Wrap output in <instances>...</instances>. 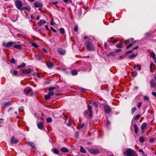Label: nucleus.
<instances>
[{"instance_id":"nucleus-1","label":"nucleus","mask_w":156,"mask_h":156,"mask_svg":"<svg viewBox=\"0 0 156 156\" xmlns=\"http://www.w3.org/2000/svg\"><path fill=\"white\" fill-rule=\"evenodd\" d=\"M124 156H138L136 152L133 149L128 148L123 152Z\"/></svg>"},{"instance_id":"nucleus-2","label":"nucleus","mask_w":156,"mask_h":156,"mask_svg":"<svg viewBox=\"0 0 156 156\" xmlns=\"http://www.w3.org/2000/svg\"><path fill=\"white\" fill-rule=\"evenodd\" d=\"M86 43V48L88 51H93L94 48V45L92 43L91 41H88V42H85L84 44Z\"/></svg>"},{"instance_id":"nucleus-3","label":"nucleus","mask_w":156,"mask_h":156,"mask_svg":"<svg viewBox=\"0 0 156 156\" xmlns=\"http://www.w3.org/2000/svg\"><path fill=\"white\" fill-rule=\"evenodd\" d=\"M15 4L18 9L20 10L22 9L23 5L21 1L18 0H16L15 2Z\"/></svg>"},{"instance_id":"nucleus-4","label":"nucleus","mask_w":156,"mask_h":156,"mask_svg":"<svg viewBox=\"0 0 156 156\" xmlns=\"http://www.w3.org/2000/svg\"><path fill=\"white\" fill-rule=\"evenodd\" d=\"M29 89H25L23 90V92L25 94H29L30 96H31L33 94L32 90L30 88H28Z\"/></svg>"},{"instance_id":"nucleus-5","label":"nucleus","mask_w":156,"mask_h":156,"mask_svg":"<svg viewBox=\"0 0 156 156\" xmlns=\"http://www.w3.org/2000/svg\"><path fill=\"white\" fill-rule=\"evenodd\" d=\"M89 151L91 154H94V155L97 154L101 152L100 150L98 149H94L93 148H90V149L89 150Z\"/></svg>"},{"instance_id":"nucleus-6","label":"nucleus","mask_w":156,"mask_h":156,"mask_svg":"<svg viewBox=\"0 0 156 156\" xmlns=\"http://www.w3.org/2000/svg\"><path fill=\"white\" fill-rule=\"evenodd\" d=\"M104 109L105 112L107 114H109L112 111L111 108L108 105L105 106Z\"/></svg>"},{"instance_id":"nucleus-7","label":"nucleus","mask_w":156,"mask_h":156,"mask_svg":"<svg viewBox=\"0 0 156 156\" xmlns=\"http://www.w3.org/2000/svg\"><path fill=\"white\" fill-rule=\"evenodd\" d=\"M31 69L30 68L24 70L20 73V75L23 76V74H27L31 73Z\"/></svg>"},{"instance_id":"nucleus-8","label":"nucleus","mask_w":156,"mask_h":156,"mask_svg":"<svg viewBox=\"0 0 156 156\" xmlns=\"http://www.w3.org/2000/svg\"><path fill=\"white\" fill-rule=\"evenodd\" d=\"M19 142V140L15 139L14 136H12L11 139L10 143L11 144L18 143Z\"/></svg>"},{"instance_id":"nucleus-9","label":"nucleus","mask_w":156,"mask_h":156,"mask_svg":"<svg viewBox=\"0 0 156 156\" xmlns=\"http://www.w3.org/2000/svg\"><path fill=\"white\" fill-rule=\"evenodd\" d=\"M34 6L36 8H40V9L42 7L43 5L40 2H35L34 3Z\"/></svg>"},{"instance_id":"nucleus-10","label":"nucleus","mask_w":156,"mask_h":156,"mask_svg":"<svg viewBox=\"0 0 156 156\" xmlns=\"http://www.w3.org/2000/svg\"><path fill=\"white\" fill-rule=\"evenodd\" d=\"M26 143L29 145L31 146L32 148L34 150H35L36 149V147L35 146V145L34 143L32 142H30V141H26Z\"/></svg>"},{"instance_id":"nucleus-11","label":"nucleus","mask_w":156,"mask_h":156,"mask_svg":"<svg viewBox=\"0 0 156 156\" xmlns=\"http://www.w3.org/2000/svg\"><path fill=\"white\" fill-rule=\"evenodd\" d=\"M37 126L39 129H42L44 127V123L42 121L41 122L37 124Z\"/></svg>"},{"instance_id":"nucleus-12","label":"nucleus","mask_w":156,"mask_h":156,"mask_svg":"<svg viewBox=\"0 0 156 156\" xmlns=\"http://www.w3.org/2000/svg\"><path fill=\"white\" fill-rule=\"evenodd\" d=\"M30 9L31 8L30 6H29V7L24 6L23 7H22V9L20 10L22 11L26 10L30 12Z\"/></svg>"},{"instance_id":"nucleus-13","label":"nucleus","mask_w":156,"mask_h":156,"mask_svg":"<svg viewBox=\"0 0 156 156\" xmlns=\"http://www.w3.org/2000/svg\"><path fill=\"white\" fill-rule=\"evenodd\" d=\"M58 51L59 53L62 55H64L65 53V50L62 48L58 49Z\"/></svg>"},{"instance_id":"nucleus-14","label":"nucleus","mask_w":156,"mask_h":156,"mask_svg":"<svg viewBox=\"0 0 156 156\" xmlns=\"http://www.w3.org/2000/svg\"><path fill=\"white\" fill-rule=\"evenodd\" d=\"M46 64L48 68L52 67L54 66L53 63L49 61L47 62Z\"/></svg>"},{"instance_id":"nucleus-15","label":"nucleus","mask_w":156,"mask_h":156,"mask_svg":"<svg viewBox=\"0 0 156 156\" xmlns=\"http://www.w3.org/2000/svg\"><path fill=\"white\" fill-rule=\"evenodd\" d=\"M133 127L134 128V132L136 134H137L138 133V131L139 130V128L136 124H135L133 125Z\"/></svg>"},{"instance_id":"nucleus-16","label":"nucleus","mask_w":156,"mask_h":156,"mask_svg":"<svg viewBox=\"0 0 156 156\" xmlns=\"http://www.w3.org/2000/svg\"><path fill=\"white\" fill-rule=\"evenodd\" d=\"M144 35L146 36V37L147 36H150L151 38L152 39H153V37L154 36V35H153L152 33H150V32H148L145 34Z\"/></svg>"},{"instance_id":"nucleus-17","label":"nucleus","mask_w":156,"mask_h":156,"mask_svg":"<svg viewBox=\"0 0 156 156\" xmlns=\"http://www.w3.org/2000/svg\"><path fill=\"white\" fill-rule=\"evenodd\" d=\"M12 73V74L13 75L15 76H20V73H19L18 71L16 70H14L13 71Z\"/></svg>"},{"instance_id":"nucleus-18","label":"nucleus","mask_w":156,"mask_h":156,"mask_svg":"<svg viewBox=\"0 0 156 156\" xmlns=\"http://www.w3.org/2000/svg\"><path fill=\"white\" fill-rule=\"evenodd\" d=\"M42 23H46V21L44 20H41L37 23V24L38 26H40L42 25Z\"/></svg>"},{"instance_id":"nucleus-19","label":"nucleus","mask_w":156,"mask_h":156,"mask_svg":"<svg viewBox=\"0 0 156 156\" xmlns=\"http://www.w3.org/2000/svg\"><path fill=\"white\" fill-rule=\"evenodd\" d=\"M155 83L154 81L153 80H152L150 81V84L151 85V87L152 88L155 87Z\"/></svg>"},{"instance_id":"nucleus-20","label":"nucleus","mask_w":156,"mask_h":156,"mask_svg":"<svg viewBox=\"0 0 156 156\" xmlns=\"http://www.w3.org/2000/svg\"><path fill=\"white\" fill-rule=\"evenodd\" d=\"M25 66H26V64L25 63L23 62V63H22V64L21 65L18 66L17 67V68L18 69L23 68Z\"/></svg>"},{"instance_id":"nucleus-21","label":"nucleus","mask_w":156,"mask_h":156,"mask_svg":"<svg viewBox=\"0 0 156 156\" xmlns=\"http://www.w3.org/2000/svg\"><path fill=\"white\" fill-rule=\"evenodd\" d=\"M61 151L63 152H68L69 150L67 148L63 147L61 149Z\"/></svg>"},{"instance_id":"nucleus-22","label":"nucleus","mask_w":156,"mask_h":156,"mask_svg":"<svg viewBox=\"0 0 156 156\" xmlns=\"http://www.w3.org/2000/svg\"><path fill=\"white\" fill-rule=\"evenodd\" d=\"M13 42H9L7 43L6 44H5V46L6 47H9L10 46H12L13 45Z\"/></svg>"},{"instance_id":"nucleus-23","label":"nucleus","mask_w":156,"mask_h":156,"mask_svg":"<svg viewBox=\"0 0 156 156\" xmlns=\"http://www.w3.org/2000/svg\"><path fill=\"white\" fill-rule=\"evenodd\" d=\"M52 150L53 151L54 154H58L59 153V151L58 149L56 148H53Z\"/></svg>"},{"instance_id":"nucleus-24","label":"nucleus","mask_w":156,"mask_h":156,"mask_svg":"<svg viewBox=\"0 0 156 156\" xmlns=\"http://www.w3.org/2000/svg\"><path fill=\"white\" fill-rule=\"evenodd\" d=\"M14 47L19 50H21L22 49L21 46L20 44L15 45L14 46Z\"/></svg>"},{"instance_id":"nucleus-25","label":"nucleus","mask_w":156,"mask_h":156,"mask_svg":"<svg viewBox=\"0 0 156 156\" xmlns=\"http://www.w3.org/2000/svg\"><path fill=\"white\" fill-rule=\"evenodd\" d=\"M11 104V102L10 101L5 102L3 104V107L4 108L6 106L9 105Z\"/></svg>"},{"instance_id":"nucleus-26","label":"nucleus","mask_w":156,"mask_h":156,"mask_svg":"<svg viewBox=\"0 0 156 156\" xmlns=\"http://www.w3.org/2000/svg\"><path fill=\"white\" fill-rule=\"evenodd\" d=\"M147 126V123L146 122H144L143 123L141 127V129H145L146 128V127Z\"/></svg>"},{"instance_id":"nucleus-27","label":"nucleus","mask_w":156,"mask_h":156,"mask_svg":"<svg viewBox=\"0 0 156 156\" xmlns=\"http://www.w3.org/2000/svg\"><path fill=\"white\" fill-rule=\"evenodd\" d=\"M80 151L83 153H86V151L84 149L83 147L82 146H81L80 147Z\"/></svg>"},{"instance_id":"nucleus-28","label":"nucleus","mask_w":156,"mask_h":156,"mask_svg":"<svg viewBox=\"0 0 156 156\" xmlns=\"http://www.w3.org/2000/svg\"><path fill=\"white\" fill-rule=\"evenodd\" d=\"M123 46L122 43V42H120L119 44H117L116 46V47L119 48H122Z\"/></svg>"},{"instance_id":"nucleus-29","label":"nucleus","mask_w":156,"mask_h":156,"mask_svg":"<svg viewBox=\"0 0 156 156\" xmlns=\"http://www.w3.org/2000/svg\"><path fill=\"white\" fill-rule=\"evenodd\" d=\"M90 103L91 104H92L95 107H97L98 106V104L96 103V101H91Z\"/></svg>"},{"instance_id":"nucleus-30","label":"nucleus","mask_w":156,"mask_h":156,"mask_svg":"<svg viewBox=\"0 0 156 156\" xmlns=\"http://www.w3.org/2000/svg\"><path fill=\"white\" fill-rule=\"evenodd\" d=\"M59 30L61 34H63L65 33V30L63 28H60L59 29Z\"/></svg>"},{"instance_id":"nucleus-31","label":"nucleus","mask_w":156,"mask_h":156,"mask_svg":"<svg viewBox=\"0 0 156 156\" xmlns=\"http://www.w3.org/2000/svg\"><path fill=\"white\" fill-rule=\"evenodd\" d=\"M137 55L134 54L132 55H129V56L128 58L129 59H133L134 58L136 57Z\"/></svg>"},{"instance_id":"nucleus-32","label":"nucleus","mask_w":156,"mask_h":156,"mask_svg":"<svg viewBox=\"0 0 156 156\" xmlns=\"http://www.w3.org/2000/svg\"><path fill=\"white\" fill-rule=\"evenodd\" d=\"M44 98L45 100H47L51 98V96L48 94L45 95L44 96Z\"/></svg>"},{"instance_id":"nucleus-33","label":"nucleus","mask_w":156,"mask_h":156,"mask_svg":"<svg viewBox=\"0 0 156 156\" xmlns=\"http://www.w3.org/2000/svg\"><path fill=\"white\" fill-rule=\"evenodd\" d=\"M87 108L88 109V111L89 112H92V109L91 106H90L89 105H87Z\"/></svg>"},{"instance_id":"nucleus-34","label":"nucleus","mask_w":156,"mask_h":156,"mask_svg":"<svg viewBox=\"0 0 156 156\" xmlns=\"http://www.w3.org/2000/svg\"><path fill=\"white\" fill-rule=\"evenodd\" d=\"M145 140L144 138L142 137H140L139 139V141L141 143H143Z\"/></svg>"},{"instance_id":"nucleus-35","label":"nucleus","mask_w":156,"mask_h":156,"mask_svg":"<svg viewBox=\"0 0 156 156\" xmlns=\"http://www.w3.org/2000/svg\"><path fill=\"white\" fill-rule=\"evenodd\" d=\"M137 75V73L136 72L134 71L132 73V75L133 77H135Z\"/></svg>"},{"instance_id":"nucleus-36","label":"nucleus","mask_w":156,"mask_h":156,"mask_svg":"<svg viewBox=\"0 0 156 156\" xmlns=\"http://www.w3.org/2000/svg\"><path fill=\"white\" fill-rule=\"evenodd\" d=\"M140 116L141 115H136L134 119V120H138L139 119Z\"/></svg>"},{"instance_id":"nucleus-37","label":"nucleus","mask_w":156,"mask_h":156,"mask_svg":"<svg viewBox=\"0 0 156 156\" xmlns=\"http://www.w3.org/2000/svg\"><path fill=\"white\" fill-rule=\"evenodd\" d=\"M46 120L47 122H51L52 121V119L50 117L47 118Z\"/></svg>"},{"instance_id":"nucleus-38","label":"nucleus","mask_w":156,"mask_h":156,"mask_svg":"<svg viewBox=\"0 0 156 156\" xmlns=\"http://www.w3.org/2000/svg\"><path fill=\"white\" fill-rule=\"evenodd\" d=\"M35 56H36L37 59L38 60H39L40 59H41V56L38 54H36L35 55Z\"/></svg>"},{"instance_id":"nucleus-39","label":"nucleus","mask_w":156,"mask_h":156,"mask_svg":"<svg viewBox=\"0 0 156 156\" xmlns=\"http://www.w3.org/2000/svg\"><path fill=\"white\" fill-rule=\"evenodd\" d=\"M72 74L73 75H76L77 74V71L76 70H73L72 72Z\"/></svg>"},{"instance_id":"nucleus-40","label":"nucleus","mask_w":156,"mask_h":156,"mask_svg":"<svg viewBox=\"0 0 156 156\" xmlns=\"http://www.w3.org/2000/svg\"><path fill=\"white\" fill-rule=\"evenodd\" d=\"M48 94L51 96L54 95L55 94V93L54 91H49Z\"/></svg>"},{"instance_id":"nucleus-41","label":"nucleus","mask_w":156,"mask_h":156,"mask_svg":"<svg viewBox=\"0 0 156 156\" xmlns=\"http://www.w3.org/2000/svg\"><path fill=\"white\" fill-rule=\"evenodd\" d=\"M10 62L12 63H16V61L15 59L13 58H12L10 60Z\"/></svg>"},{"instance_id":"nucleus-42","label":"nucleus","mask_w":156,"mask_h":156,"mask_svg":"<svg viewBox=\"0 0 156 156\" xmlns=\"http://www.w3.org/2000/svg\"><path fill=\"white\" fill-rule=\"evenodd\" d=\"M150 55L152 58H154V57H155V55L154 52H150Z\"/></svg>"},{"instance_id":"nucleus-43","label":"nucleus","mask_w":156,"mask_h":156,"mask_svg":"<svg viewBox=\"0 0 156 156\" xmlns=\"http://www.w3.org/2000/svg\"><path fill=\"white\" fill-rule=\"evenodd\" d=\"M84 123H83L81 124H80L79 125V127H78L77 129H79L82 128L84 127Z\"/></svg>"},{"instance_id":"nucleus-44","label":"nucleus","mask_w":156,"mask_h":156,"mask_svg":"<svg viewBox=\"0 0 156 156\" xmlns=\"http://www.w3.org/2000/svg\"><path fill=\"white\" fill-rule=\"evenodd\" d=\"M136 110V108L135 107L133 108L131 110V113L133 114L135 112Z\"/></svg>"},{"instance_id":"nucleus-45","label":"nucleus","mask_w":156,"mask_h":156,"mask_svg":"<svg viewBox=\"0 0 156 156\" xmlns=\"http://www.w3.org/2000/svg\"><path fill=\"white\" fill-rule=\"evenodd\" d=\"M32 44L33 46L35 48H37L38 47V46L37 45V44L34 43H32Z\"/></svg>"},{"instance_id":"nucleus-46","label":"nucleus","mask_w":156,"mask_h":156,"mask_svg":"<svg viewBox=\"0 0 156 156\" xmlns=\"http://www.w3.org/2000/svg\"><path fill=\"white\" fill-rule=\"evenodd\" d=\"M56 87H49L48 88V90L49 91H51L52 90H53L55 89H56Z\"/></svg>"},{"instance_id":"nucleus-47","label":"nucleus","mask_w":156,"mask_h":156,"mask_svg":"<svg viewBox=\"0 0 156 156\" xmlns=\"http://www.w3.org/2000/svg\"><path fill=\"white\" fill-rule=\"evenodd\" d=\"M144 99L145 100L147 101H148L149 100V97L147 96H144Z\"/></svg>"},{"instance_id":"nucleus-48","label":"nucleus","mask_w":156,"mask_h":156,"mask_svg":"<svg viewBox=\"0 0 156 156\" xmlns=\"http://www.w3.org/2000/svg\"><path fill=\"white\" fill-rule=\"evenodd\" d=\"M74 31L75 32H77L78 31V27L77 25H76L74 27Z\"/></svg>"},{"instance_id":"nucleus-49","label":"nucleus","mask_w":156,"mask_h":156,"mask_svg":"<svg viewBox=\"0 0 156 156\" xmlns=\"http://www.w3.org/2000/svg\"><path fill=\"white\" fill-rule=\"evenodd\" d=\"M154 140V138H151L149 139V141L150 143H152L153 142Z\"/></svg>"},{"instance_id":"nucleus-50","label":"nucleus","mask_w":156,"mask_h":156,"mask_svg":"<svg viewBox=\"0 0 156 156\" xmlns=\"http://www.w3.org/2000/svg\"><path fill=\"white\" fill-rule=\"evenodd\" d=\"M122 51V49H116L115 51V53H117V52H120Z\"/></svg>"},{"instance_id":"nucleus-51","label":"nucleus","mask_w":156,"mask_h":156,"mask_svg":"<svg viewBox=\"0 0 156 156\" xmlns=\"http://www.w3.org/2000/svg\"><path fill=\"white\" fill-rule=\"evenodd\" d=\"M154 65V64L153 62L151 63L150 66V72H151L152 71V66Z\"/></svg>"},{"instance_id":"nucleus-52","label":"nucleus","mask_w":156,"mask_h":156,"mask_svg":"<svg viewBox=\"0 0 156 156\" xmlns=\"http://www.w3.org/2000/svg\"><path fill=\"white\" fill-rule=\"evenodd\" d=\"M89 112L88 111H85L84 112V115L86 117H87V115L88 113Z\"/></svg>"},{"instance_id":"nucleus-53","label":"nucleus","mask_w":156,"mask_h":156,"mask_svg":"<svg viewBox=\"0 0 156 156\" xmlns=\"http://www.w3.org/2000/svg\"><path fill=\"white\" fill-rule=\"evenodd\" d=\"M133 52V50H130V51H129L126 52L125 53V54H129L130 53H132Z\"/></svg>"},{"instance_id":"nucleus-54","label":"nucleus","mask_w":156,"mask_h":156,"mask_svg":"<svg viewBox=\"0 0 156 156\" xmlns=\"http://www.w3.org/2000/svg\"><path fill=\"white\" fill-rule=\"evenodd\" d=\"M50 29L52 31L55 33H56L57 32V31L54 28H53L52 27H50Z\"/></svg>"},{"instance_id":"nucleus-55","label":"nucleus","mask_w":156,"mask_h":156,"mask_svg":"<svg viewBox=\"0 0 156 156\" xmlns=\"http://www.w3.org/2000/svg\"><path fill=\"white\" fill-rule=\"evenodd\" d=\"M133 44L132 43L130 44H129L126 48V49H128L130 47L133 45Z\"/></svg>"},{"instance_id":"nucleus-56","label":"nucleus","mask_w":156,"mask_h":156,"mask_svg":"<svg viewBox=\"0 0 156 156\" xmlns=\"http://www.w3.org/2000/svg\"><path fill=\"white\" fill-rule=\"evenodd\" d=\"M110 54L112 56H114L115 55V53L113 52H111L110 53Z\"/></svg>"},{"instance_id":"nucleus-57","label":"nucleus","mask_w":156,"mask_h":156,"mask_svg":"<svg viewBox=\"0 0 156 156\" xmlns=\"http://www.w3.org/2000/svg\"><path fill=\"white\" fill-rule=\"evenodd\" d=\"M80 89L83 92H85L86 90V89H84L83 88H80Z\"/></svg>"},{"instance_id":"nucleus-58","label":"nucleus","mask_w":156,"mask_h":156,"mask_svg":"<svg viewBox=\"0 0 156 156\" xmlns=\"http://www.w3.org/2000/svg\"><path fill=\"white\" fill-rule=\"evenodd\" d=\"M19 112H22L23 110V107H21L19 109Z\"/></svg>"},{"instance_id":"nucleus-59","label":"nucleus","mask_w":156,"mask_h":156,"mask_svg":"<svg viewBox=\"0 0 156 156\" xmlns=\"http://www.w3.org/2000/svg\"><path fill=\"white\" fill-rule=\"evenodd\" d=\"M142 102H140L138 104V105H137V107L138 108H140L141 106V105H142Z\"/></svg>"},{"instance_id":"nucleus-60","label":"nucleus","mask_w":156,"mask_h":156,"mask_svg":"<svg viewBox=\"0 0 156 156\" xmlns=\"http://www.w3.org/2000/svg\"><path fill=\"white\" fill-rule=\"evenodd\" d=\"M36 75L37 76V77L39 78H41V77L40 75V73H37Z\"/></svg>"},{"instance_id":"nucleus-61","label":"nucleus","mask_w":156,"mask_h":156,"mask_svg":"<svg viewBox=\"0 0 156 156\" xmlns=\"http://www.w3.org/2000/svg\"><path fill=\"white\" fill-rule=\"evenodd\" d=\"M78 136H79L78 132H76V134L75 135V136L76 138H78Z\"/></svg>"},{"instance_id":"nucleus-62","label":"nucleus","mask_w":156,"mask_h":156,"mask_svg":"<svg viewBox=\"0 0 156 156\" xmlns=\"http://www.w3.org/2000/svg\"><path fill=\"white\" fill-rule=\"evenodd\" d=\"M151 94L156 98V92H152Z\"/></svg>"},{"instance_id":"nucleus-63","label":"nucleus","mask_w":156,"mask_h":156,"mask_svg":"<svg viewBox=\"0 0 156 156\" xmlns=\"http://www.w3.org/2000/svg\"><path fill=\"white\" fill-rule=\"evenodd\" d=\"M134 39L133 38H131V41L132 42L133 44H134L136 42V41H133Z\"/></svg>"},{"instance_id":"nucleus-64","label":"nucleus","mask_w":156,"mask_h":156,"mask_svg":"<svg viewBox=\"0 0 156 156\" xmlns=\"http://www.w3.org/2000/svg\"><path fill=\"white\" fill-rule=\"evenodd\" d=\"M89 116L90 118H91L92 117V112H89Z\"/></svg>"}]
</instances>
